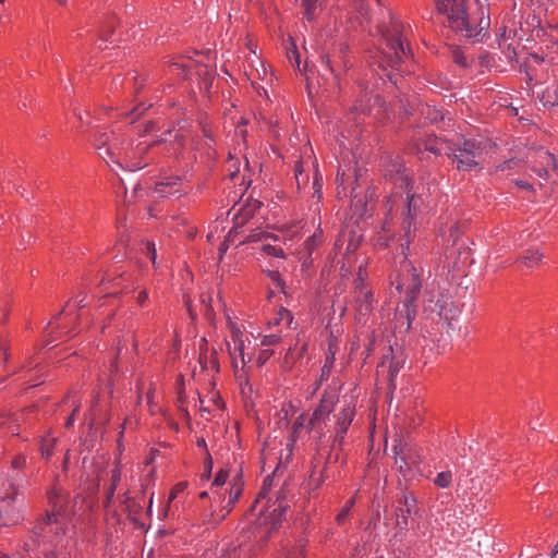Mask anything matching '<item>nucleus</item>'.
Instances as JSON below:
<instances>
[{
    "label": "nucleus",
    "mask_w": 558,
    "mask_h": 558,
    "mask_svg": "<svg viewBox=\"0 0 558 558\" xmlns=\"http://www.w3.org/2000/svg\"><path fill=\"white\" fill-rule=\"evenodd\" d=\"M367 272L366 270L364 269L363 265H360L359 267V271L356 274V277L354 279V290H353V293H359V291H369L372 290L369 287H368V283H367Z\"/></svg>",
    "instance_id": "29"
},
{
    "label": "nucleus",
    "mask_w": 558,
    "mask_h": 558,
    "mask_svg": "<svg viewBox=\"0 0 558 558\" xmlns=\"http://www.w3.org/2000/svg\"><path fill=\"white\" fill-rule=\"evenodd\" d=\"M116 26V19L110 17V20L107 22L106 27L99 29V40L101 43L108 40V36L113 33Z\"/></svg>",
    "instance_id": "48"
},
{
    "label": "nucleus",
    "mask_w": 558,
    "mask_h": 558,
    "mask_svg": "<svg viewBox=\"0 0 558 558\" xmlns=\"http://www.w3.org/2000/svg\"><path fill=\"white\" fill-rule=\"evenodd\" d=\"M50 510L38 519L32 530V536L24 542L23 548L35 558H69L63 550L62 537L65 534L66 521L74 514L70 505V495L59 488H51L48 494Z\"/></svg>",
    "instance_id": "2"
},
{
    "label": "nucleus",
    "mask_w": 558,
    "mask_h": 558,
    "mask_svg": "<svg viewBox=\"0 0 558 558\" xmlns=\"http://www.w3.org/2000/svg\"><path fill=\"white\" fill-rule=\"evenodd\" d=\"M90 131L93 132L94 146L98 150L99 157L105 160L109 157L113 160V157L116 156V143H111L112 133L106 128H100L98 125L92 126Z\"/></svg>",
    "instance_id": "15"
},
{
    "label": "nucleus",
    "mask_w": 558,
    "mask_h": 558,
    "mask_svg": "<svg viewBox=\"0 0 558 558\" xmlns=\"http://www.w3.org/2000/svg\"><path fill=\"white\" fill-rule=\"evenodd\" d=\"M452 141L441 138L435 135H429L423 140V147L425 150L434 154V155H446V149Z\"/></svg>",
    "instance_id": "20"
},
{
    "label": "nucleus",
    "mask_w": 558,
    "mask_h": 558,
    "mask_svg": "<svg viewBox=\"0 0 558 558\" xmlns=\"http://www.w3.org/2000/svg\"><path fill=\"white\" fill-rule=\"evenodd\" d=\"M27 459L26 456L19 453L14 456L11 460V466L15 471H21L26 466Z\"/></svg>",
    "instance_id": "51"
},
{
    "label": "nucleus",
    "mask_w": 558,
    "mask_h": 558,
    "mask_svg": "<svg viewBox=\"0 0 558 558\" xmlns=\"http://www.w3.org/2000/svg\"><path fill=\"white\" fill-rule=\"evenodd\" d=\"M352 5L357 13L356 19L359 20L360 24H362L363 21L369 20V10L366 0H353Z\"/></svg>",
    "instance_id": "35"
},
{
    "label": "nucleus",
    "mask_w": 558,
    "mask_h": 558,
    "mask_svg": "<svg viewBox=\"0 0 558 558\" xmlns=\"http://www.w3.org/2000/svg\"><path fill=\"white\" fill-rule=\"evenodd\" d=\"M107 279L104 277L102 280H101V291L100 292H106V295H114V294H118L120 292V290L118 289L121 283H122V278L121 276L117 277V278H113L112 280V287L113 289L110 291L109 288L107 287Z\"/></svg>",
    "instance_id": "44"
},
{
    "label": "nucleus",
    "mask_w": 558,
    "mask_h": 558,
    "mask_svg": "<svg viewBox=\"0 0 558 558\" xmlns=\"http://www.w3.org/2000/svg\"><path fill=\"white\" fill-rule=\"evenodd\" d=\"M485 146L484 140L462 137L448 146L446 156L456 165L457 170L472 171L480 166L478 158L483 155Z\"/></svg>",
    "instance_id": "5"
},
{
    "label": "nucleus",
    "mask_w": 558,
    "mask_h": 558,
    "mask_svg": "<svg viewBox=\"0 0 558 558\" xmlns=\"http://www.w3.org/2000/svg\"><path fill=\"white\" fill-rule=\"evenodd\" d=\"M294 177L298 189H301L302 185H305L308 182V175L304 174V168L301 160L296 161L294 165Z\"/></svg>",
    "instance_id": "41"
},
{
    "label": "nucleus",
    "mask_w": 558,
    "mask_h": 558,
    "mask_svg": "<svg viewBox=\"0 0 558 558\" xmlns=\"http://www.w3.org/2000/svg\"><path fill=\"white\" fill-rule=\"evenodd\" d=\"M260 250L267 256H272V257H277V258H286V254H284L283 250L279 246H275L271 244H263Z\"/></svg>",
    "instance_id": "45"
},
{
    "label": "nucleus",
    "mask_w": 558,
    "mask_h": 558,
    "mask_svg": "<svg viewBox=\"0 0 558 558\" xmlns=\"http://www.w3.org/2000/svg\"><path fill=\"white\" fill-rule=\"evenodd\" d=\"M304 8V19L307 22L316 20L323 9V0H302Z\"/></svg>",
    "instance_id": "25"
},
{
    "label": "nucleus",
    "mask_w": 558,
    "mask_h": 558,
    "mask_svg": "<svg viewBox=\"0 0 558 558\" xmlns=\"http://www.w3.org/2000/svg\"><path fill=\"white\" fill-rule=\"evenodd\" d=\"M322 189H323V179L319 174L318 170L315 169L314 177H313V196L317 197L318 199L322 198Z\"/></svg>",
    "instance_id": "49"
},
{
    "label": "nucleus",
    "mask_w": 558,
    "mask_h": 558,
    "mask_svg": "<svg viewBox=\"0 0 558 558\" xmlns=\"http://www.w3.org/2000/svg\"><path fill=\"white\" fill-rule=\"evenodd\" d=\"M148 107H145L143 104H138L135 106L130 112L126 113V116L130 118V122L134 123Z\"/></svg>",
    "instance_id": "52"
},
{
    "label": "nucleus",
    "mask_w": 558,
    "mask_h": 558,
    "mask_svg": "<svg viewBox=\"0 0 558 558\" xmlns=\"http://www.w3.org/2000/svg\"><path fill=\"white\" fill-rule=\"evenodd\" d=\"M355 410L351 405L343 408L337 415V422L335 424V436L332 439V447H341L344 442L345 434L353 421Z\"/></svg>",
    "instance_id": "17"
},
{
    "label": "nucleus",
    "mask_w": 558,
    "mask_h": 558,
    "mask_svg": "<svg viewBox=\"0 0 558 558\" xmlns=\"http://www.w3.org/2000/svg\"><path fill=\"white\" fill-rule=\"evenodd\" d=\"M407 197L403 208V220L401 226V233L399 234L398 241L401 250V254L404 257L405 272L398 276L396 281V290L401 293L404 291V299L402 301V307L397 308L395 314V328L399 332H408L411 328L412 322L416 317V300L422 289V270L408 262L409 246L415 236L416 223L415 218L421 211V207L424 204L422 195L412 193L411 185L408 189H403Z\"/></svg>",
    "instance_id": "1"
},
{
    "label": "nucleus",
    "mask_w": 558,
    "mask_h": 558,
    "mask_svg": "<svg viewBox=\"0 0 558 558\" xmlns=\"http://www.w3.org/2000/svg\"><path fill=\"white\" fill-rule=\"evenodd\" d=\"M424 313L428 319L441 325V328L450 329L459 311L448 291L438 289L436 293L426 292Z\"/></svg>",
    "instance_id": "6"
},
{
    "label": "nucleus",
    "mask_w": 558,
    "mask_h": 558,
    "mask_svg": "<svg viewBox=\"0 0 558 558\" xmlns=\"http://www.w3.org/2000/svg\"><path fill=\"white\" fill-rule=\"evenodd\" d=\"M124 82L128 83L130 88H133L135 93H138L141 88L144 86V78H142L136 72H134L130 77L126 78H114L113 85L117 88L118 86L122 85Z\"/></svg>",
    "instance_id": "27"
},
{
    "label": "nucleus",
    "mask_w": 558,
    "mask_h": 558,
    "mask_svg": "<svg viewBox=\"0 0 558 558\" xmlns=\"http://www.w3.org/2000/svg\"><path fill=\"white\" fill-rule=\"evenodd\" d=\"M325 427H320L319 429H308V432L312 435L313 440L315 441V450L318 453L320 450V445L323 444V440L325 438L324 433Z\"/></svg>",
    "instance_id": "50"
},
{
    "label": "nucleus",
    "mask_w": 558,
    "mask_h": 558,
    "mask_svg": "<svg viewBox=\"0 0 558 558\" xmlns=\"http://www.w3.org/2000/svg\"><path fill=\"white\" fill-rule=\"evenodd\" d=\"M307 418L304 413L300 414L295 421L293 422L292 429L293 434H299L301 429L305 426Z\"/></svg>",
    "instance_id": "58"
},
{
    "label": "nucleus",
    "mask_w": 558,
    "mask_h": 558,
    "mask_svg": "<svg viewBox=\"0 0 558 558\" xmlns=\"http://www.w3.org/2000/svg\"><path fill=\"white\" fill-rule=\"evenodd\" d=\"M547 71L553 78V83L548 85L539 95V100L545 107L558 106V48L554 54L547 59Z\"/></svg>",
    "instance_id": "11"
},
{
    "label": "nucleus",
    "mask_w": 558,
    "mask_h": 558,
    "mask_svg": "<svg viewBox=\"0 0 558 558\" xmlns=\"http://www.w3.org/2000/svg\"><path fill=\"white\" fill-rule=\"evenodd\" d=\"M244 550L243 541L236 543H223L219 548V556L217 558H240Z\"/></svg>",
    "instance_id": "22"
},
{
    "label": "nucleus",
    "mask_w": 558,
    "mask_h": 558,
    "mask_svg": "<svg viewBox=\"0 0 558 558\" xmlns=\"http://www.w3.org/2000/svg\"><path fill=\"white\" fill-rule=\"evenodd\" d=\"M228 478V472L225 470H220L216 476L215 480L210 486V493L213 496L220 497L221 494V487L226 484Z\"/></svg>",
    "instance_id": "33"
},
{
    "label": "nucleus",
    "mask_w": 558,
    "mask_h": 558,
    "mask_svg": "<svg viewBox=\"0 0 558 558\" xmlns=\"http://www.w3.org/2000/svg\"><path fill=\"white\" fill-rule=\"evenodd\" d=\"M520 161L518 159L511 158L501 163H499L496 168L497 172H505L506 170L514 169L519 166Z\"/></svg>",
    "instance_id": "56"
},
{
    "label": "nucleus",
    "mask_w": 558,
    "mask_h": 558,
    "mask_svg": "<svg viewBox=\"0 0 558 558\" xmlns=\"http://www.w3.org/2000/svg\"><path fill=\"white\" fill-rule=\"evenodd\" d=\"M281 341V335L280 333H269L262 338V345L270 347L279 343Z\"/></svg>",
    "instance_id": "57"
},
{
    "label": "nucleus",
    "mask_w": 558,
    "mask_h": 558,
    "mask_svg": "<svg viewBox=\"0 0 558 558\" xmlns=\"http://www.w3.org/2000/svg\"><path fill=\"white\" fill-rule=\"evenodd\" d=\"M54 442H56V438H51V439H49L47 437L41 438L39 450H40V454L43 458L49 459L52 456V448H53Z\"/></svg>",
    "instance_id": "42"
},
{
    "label": "nucleus",
    "mask_w": 558,
    "mask_h": 558,
    "mask_svg": "<svg viewBox=\"0 0 558 558\" xmlns=\"http://www.w3.org/2000/svg\"><path fill=\"white\" fill-rule=\"evenodd\" d=\"M335 357L333 355L327 356L325 363L320 369L319 379L317 381L316 389L322 385V383L327 381L331 375V369L333 367Z\"/></svg>",
    "instance_id": "37"
},
{
    "label": "nucleus",
    "mask_w": 558,
    "mask_h": 558,
    "mask_svg": "<svg viewBox=\"0 0 558 558\" xmlns=\"http://www.w3.org/2000/svg\"><path fill=\"white\" fill-rule=\"evenodd\" d=\"M145 250H146V254L149 257V259L151 260V263L154 265H156L157 253H156L155 244L153 242H147Z\"/></svg>",
    "instance_id": "60"
},
{
    "label": "nucleus",
    "mask_w": 558,
    "mask_h": 558,
    "mask_svg": "<svg viewBox=\"0 0 558 558\" xmlns=\"http://www.w3.org/2000/svg\"><path fill=\"white\" fill-rule=\"evenodd\" d=\"M357 187L359 185L353 186L351 189V206L354 208L355 214L363 216L366 213L368 198L373 197L374 192L367 193L365 196H362L357 192Z\"/></svg>",
    "instance_id": "21"
},
{
    "label": "nucleus",
    "mask_w": 558,
    "mask_h": 558,
    "mask_svg": "<svg viewBox=\"0 0 558 558\" xmlns=\"http://www.w3.org/2000/svg\"><path fill=\"white\" fill-rule=\"evenodd\" d=\"M542 258L543 254L538 251H527L524 255H522L521 260L526 267L533 268L541 263Z\"/></svg>",
    "instance_id": "38"
},
{
    "label": "nucleus",
    "mask_w": 558,
    "mask_h": 558,
    "mask_svg": "<svg viewBox=\"0 0 558 558\" xmlns=\"http://www.w3.org/2000/svg\"><path fill=\"white\" fill-rule=\"evenodd\" d=\"M232 340H233V343H234V353L235 352H239V354L241 356H243V350H244V342L243 340L241 339L242 337V332L239 328H232ZM242 361L244 362V357H242Z\"/></svg>",
    "instance_id": "43"
},
{
    "label": "nucleus",
    "mask_w": 558,
    "mask_h": 558,
    "mask_svg": "<svg viewBox=\"0 0 558 558\" xmlns=\"http://www.w3.org/2000/svg\"><path fill=\"white\" fill-rule=\"evenodd\" d=\"M335 404L336 397L333 395H325L307 418V428L319 429L320 427H325L330 413L333 411Z\"/></svg>",
    "instance_id": "12"
},
{
    "label": "nucleus",
    "mask_w": 558,
    "mask_h": 558,
    "mask_svg": "<svg viewBox=\"0 0 558 558\" xmlns=\"http://www.w3.org/2000/svg\"><path fill=\"white\" fill-rule=\"evenodd\" d=\"M420 113L429 123H437L444 120L442 111L428 104L421 106Z\"/></svg>",
    "instance_id": "26"
},
{
    "label": "nucleus",
    "mask_w": 558,
    "mask_h": 558,
    "mask_svg": "<svg viewBox=\"0 0 558 558\" xmlns=\"http://www.w3.org/2000/svg\"><path fill=\"white\" fill-rule=\"evenodd\" d=\"M246 124H247V121L245 119H242L241 121L238 122L236 129H235L236 135L241 136L243 138V141L245 140L246 134H247V131L245 129Z\"/></svg>",
    "instance_id": "61"
},
{
    "label": "nucleus",
    "mask_w": 558,
    "mask_h": 558,
    "mask_svg": "<svg viewBox=\"0 0 558 558\" xmlns=\"http://www.w3.org/2000/svg\"><path fill=\"white\" fill-rule=\"evenodd\" d=\"M323 62L326 64V66L330 70L331 73H333L337 76V69L333 61H331L329 56L323 57Z\"/></svg>",
    "instance_id": "64"
},
{
    "label": "nucleus",
    "mask_w": 558,
    "mask_h": 558,
    "mask_svg": "<svg viewBox=\"0 0 558 558\" xmlns=\"http://www.w3.org/2000/svg\"><path fill=\"white\" fill-rule=\"evenodd\" d=\"M194 63L190 59L178 58L169 64L171 72L177 73L182 78H187Z\"/></svg>",
    "instance_id": "24"
},
{
    "label": "nucleus",
    "mask_w": 558,
    "mask_h": 558,
    "mask_svg": "<svg viewBox=\"0 0 558 558\" xmlns=\"http://www.w3.org/2000/svg\"><path fill=\"white\" fill-rule=\"evenodd\" d=\"M367 272L366 270L364 269L363 265H360L359 267V271L356 274V277L354 279V290H353V293H359V291H369L372 290L369 287H368V283H367Z\"/></svg>",
    "instance_id": "30"
},
{
    "label": "nucleus",
    "mask_w": 558,
    "mask_h": 558,
    "mask_svg": "<svg viewBox=\"0 0 558 558\" xmlns=\"http://www.w3.org/2000/svg\"><path fill=\"white\" fill-rule=\"evenodd\" d=\"M348 171H349V173H347V171L340 166L339 169H338V172H337L336 181L338 183V189L341 187L343 192H345V190H347L345 183H347V181L351 177H353L355 183H357V171H356V169L354 168L352 170V174H351V169L350 168L348 169Z\"/></svg>",
    "instance_id": "31"
},
{
    "label": "nucleus",
    "mask_w": 558,
    "mask_h": 558,
    "mask_svg": "<svg viewBox=\"0 0 558 558\" xmlns=\"http://www.w3.org/2000/svg\"><path fill=\"white\" fill-rule=\"evenodd\" d=\"M303 548H304L303 544L298 545L295 548L290 549L287 553L286 558H304Z\"/></svg>",
    "instance_id": "59"
},
{
    "label": "nucleus",
    "mask_w": 558,
    "mask_h": 558,
    "mask_svg": "<svg viewBox=\"0 0 558 558\" xmlns=\"http://www.w3.org/2000/svg\"><path fill=\"white\" fill-rule=\"evenodd\" d=\"M451 58H452V61L461 66V68H468L469 66V62H468V59L464 54V52L460 49V48H454L451 50Z\"/></svg>",
    "instance_id": "46"
},
{
    "label": "nucleus",
    "mask_w": 558,
    "mask_h": 558,
    "mask_svg": "<svg viewBox=\"0 0 558 558\" xmlns=\"http://www.w3.org/2000/svg\"><path fill=\"white\" fill-rule=\"evenodd\" d=\"M354 505H355V498L354 497H352L349 500H347L344 507L341 509V511L336 517V521L339 524L343 523V521L345 520V518L348 517V514L350 513V511L354 507Z\"/></svg>",
    "instance_id": "47"
},
{
    "label": "nucleus",
    "mask_w": 558,
    "mask_h": 558,
    "mask_svg": "<svg viewBox=\"0 0 558 558\" xmlns=\"http://www.w3.org/2000/svg\"><path fill=\"white\" fill-rule=\"evenodd\" d=\"M322 243V231L315 232L303 243V252L307 254V257H311L312 253L316 250V247Z\"/></svg>",
    "instance_id": "34"
},
{
    "label": "nucleus",
    "mask_w": 558,
    "mask_h": 558,
    "mask_svg": "<svg viewBox=\"0 0 558 558\" xmlns=\"http://www.w3.org/2000/svg\"><path fill=\"white\" fill-rule=\"evenodd\" d=\"M353 303L355 320L359 324H366L375 304L373 290L353 293Z\"/></svg>",
    "instance_id": "13"
},
{
    "label": "nucleus",
    "mask_w": 558,
    "mask_h": 558,
    "mask_svg": "<svg viewBox=\"0 0 558 558\" xmlns=\"http://www.w3.org/2000/svg\"><path fill=\"white\" fill-rule=\"evenodd\" d=\"M290 48L288 49V58L292 64H295L298 68H300V53L298 51V48L294 43H290Z\"/></svg>",
    "instance_id": "54"
},
{
    "label": "nucleus",
    "mask_w": 558,
    "mask_h": 558,
    "mask_svg": "<svg viewBox=\"0 0 558 558\" xmlns=\"http://www.w3.org/2000/svg\"><path fill=\"white\" fill-rule=\"evenodd\" d=\"M359 246V242L351 239L345 248V259L349 262V255L353 254Z\"/></svg>",
    "instance_id": "62"
},
{
    "label": "nucleus",
    "mask_w": 558,
    "mask_h": 558,
    "mask_svg": "<svg viewBox=\"0 0 558 558\" xmlns=\"http://www.w3.org/2000/svg\"><path fill=\"white\" fill-rule=\"evenodd\" d=\"M433 482L439 488H448L452 483V472L449 470L439 472Z\"/></svg>",
    "instance_id": "39"
},
{
    "label": "nucleus",
    "mask_w": 558,
    "mask_h": 558,
    "mask_svg": "<svg viewBox=\"0 0 558 558\" xmlns=\"http://www.w3.org/2000/svg\"><path fill=\"white\" fill-rule=\"evenodd\" d=\"M393 449L396 453L395 462L398 465L399 471L403 473V476H407V472L410 471L412 468L420 465L421 456L416 450L401 442L395 445Z\"/></svg>",
    "instance_id": "14"
},
{
    "label": "nucleus",
    "mask_w": 558,
    "mask_h": 558,
    "mask_svg": "<svg viewBox=\"0 0 558 558\" xmlns=\"http://www.w3.org/2000/svg\"><path fill=\"white\" fill-rule=\"evenodd\" d=\"M336 447H332L330 448L327 457H326V460H325V465L324 468L326 469L328 464H331V463H336L339 459V456L338 454H332V450L335 449Z\"/></svg>",
    "instance_id": "63"
},
{
    "label": "nucleus",
    "mask_w": 558,
    "mask_h": 558,
    "mask_svg": "<svg viewBox=\"0 0 558 558\" xmlns=\"http://www.w3.org/2000/svg\"><path fill=\"white\" fill-rule=\"evenodd\" d=\"M111 476H110V486L108 488V492H107V501L108 504L111 501L113 495H114V490L117 488V485L119 484V482L121 481V469L119 465H116L112 470H111Z\"/></svg>",
    "instance_id": "36"
},
{
    "label": "nucleus",
    "mask_w": 558,
    "mask_h": 558,
    "mask_svg": "<svg viewBox=\"0 0 558 558\" xmlns=\"http://www.w3.org/2000/svg\"><path fill=\"white\" fill-rule=\"evenodd\" d=\"M366 341L365 353L366 357H368L375 349L376 336L374 330H371L366 333Z\"/></svg>",
    "instance_id": "53"
},
{
    "label": "nucleus",
    "mask_w": 558,
    "mask_h": 558,
    "mask_svg": "<svg viewBox=\"0 0 558 558\" xmlns=\"http://www.w3.org/2000/svg\"><path fill=\"white\" fill-rule=\"evenodd\" d=\"M385 178L400 189H408L411 184V180L405 173L404 163L399 157L388 158L385 165Z\"/></svg>",
    "instance_id": "16"
},
{
    "label": "nucleus",
    "mask_w": 558,
    "mask_h": 558,
    "mask_svg": "<svg viewBox=\"0 0 558 558\" xmlns=\"http://www.w3.org/2000/svg\"><path fill=\"white\" fill-rule=\"evenodd\" d=\"M404 355L402 347L397 342L389 344L388 352L383 355L381 362L378 364V372H387L388 379L392 381L404 365Z\"/></svg>",
    "instance_id": "10"
},
{
    "label": "nucleus",
    "mask_w": 558,
    "mask_h": 558,
    "mask_svg": "<svg viewBox=\"0 0 558 558\" xmlns=\"http://www.w3.org/2000/svg\"><path fill=\"white\" fill-rule=\"evenodd\" d=\"M242 490L243 483L241 478L238 477L231 483L228 493L220 494V497L214 496V500L219 502V510L211 511L205 522L213 527L221 523L239 501Z\"/></svg>",
    "instance_id": "8"
},
{
    "label": "nucleus",
    "mask_w": 558,
    "mask_h": 558,
    "mask_svg": "<svg viewBox=\"0 0 558 558\" xmlns=\"http://www.w3.org/2000/svg\"><path fill=\"white\" fill-rule=\"evenodd\" d=\"M292 323V313L288 308L280 307L275 317L269 322V325L278 326L284 324L287 327H290Z\"/></svg>",
    "instance_id": "28"
},
{
    "label": "nucleus",
    "mask_w": 558,
    "mask_h": 558,
    "mask_svg": "<svg viewBox=\"0 0 558 558\" xmlns=\"http://www.w3.org/2000/svg\"><path fill=\"white\" fill-rule=\"evenodd\" d=\"M16 474L12 478H0V526H12L21 519L16 501L22 478L19 472Z\"/></svg>",
    "instance_id": "7"
},
{
    "label": "nucleus",
    "mask_w": 558,
    "mask_h": 558,
    "mask_svg": "<svg viewBox=\"0 0 558 558\" xmlns=\"http://www.w3.org/2000/svg\"><path fill=\"white\" fill-rule=\"evenodd\" d=\"M416 499L413 495L403 494L399 500V506L395 509V541H402L409 530V518L414 511Z\"/></svg>",
    "instance_id": "9"
},
{
    "label": "nucleus",
    "mask_w": 558,
    "mask_h": 558,
    "mask_svg": "<svg viewBox=\"0 0 558 558\" xmlns=\"http://www.w3.org/2000/svg\"><path fill=\"white\" fill-rule=\"evenodd\" d=\"M542 165L541 169L535 170L537 174L542 178H546L548 174V167L551 166L553 169H556V159L555 156L549 154L548 151L542 153Z\"/></svg>",
    "instance_id": "32"
},
{
    "label": "nucleus",
    "mask_w": 558,
    "mask_h": 558,
    "mask_svg": "<svg viewBox=\"0 0 558 558\" xmlns=\"http://www.w3.org/2000/svg\"><path fill=\"white\" fill-rule=\"evenodd\" d=\"M318 458L315 456L312 460V471L308 481V489L316 490L322 484L325 482V468H323L319 472H317Z\"/></svg>",
    "instance_id": "23"
},
{
    "label": "nucleus",
    "mask_w": 558,
    "mask_h": 558,
    "mask_svg": "<svg viewBox=\"0 0 558 558\" xmlns=\"http://www.w3.org/2000/svg\"><path fill=\"white\" fill-rule=\"evenodd\" d=\"M386 41V49L381 51L379 66L386 70H400L401 64L407 58L412 56L409 45L403 38V25L399 22H392L391 25L383 32Z\"/></svg>",
    "instance_id": "4"
},
{
    "label": "nucleus",
    "mask_w": 558,
    "mask_h": 558,
    "mask_svg": "<svg viewBox=\"0 0 558 558\" xmlns=\"http://www.w3.org/2000/svg\"><path fill=\"white\" fill-rule=\"evenodd\" d=\"M168 141H173L179 144H182L184 142V136H183V134H181L179 132H175L174 135L172 136V131L169 130L162 134L159 142H168Z\"/></svg>",
    "instance_id": "55"
},
{
    "label": "nucleus",
    "mask_w": 558,
    "mask_h": 558,
    "mask_svg": "<svg viewBox=\"0 0 558 558\" xmlns=\"http://www.w3.org/2000/svg\"><path fill=\"white\" fill-rule=\"evenodd\" d=\"M264 274L282 293H286V282L278 270H264Z\"/></svg>",
    "instance_id": "40"
},
{
    "label": "nucleus",
    "mask_w": 558,
    "mask_h": 558,
    "mask_svg": "<svg viewBox=\"0 0 558 558\" xmlns=\"http://www.w3.org/2000/svg\"><path fill=\"white\" fill-rule=\"evenodd\" d=\"M181 182V177H166L155 184V192L161 197H169L177 194L181 196L182 192L179 189Z\"/></svg>",
    "instance_id": "19"
},
{
    "label": "nucleus",
    "mask_w": 558,
    "mask_h": 558,
    "mask_svg": "<svg viewBox=\"0 0 558 558\" xmlns=\"http://www.w3.org/2000/svg\"><path fill=\"white\" fill-rule=\"evenodd\" d=\"M385 107V101L379 95L365 93L352 107L353 112L364 116H377Z\"/></svg>",
    "instance_id": "18"
},
{
    "label": "nucleus",
    "mask_w": 558,
    "mask_h": 558,
    "mask_svg": "<svg viewBox=\"0 0 558 558\" xmlns=\"http://www.w3.org/2000/svg\"><path fill=\"white\" fill-rule=\"evenodd\" d=\"M437 12L446 16V23L457 34L473 41H482L487 35L489 19H474L468 12L466 0H434Z\"/></svg>",
    "instance_id": "3"
}]
</instances>
